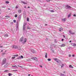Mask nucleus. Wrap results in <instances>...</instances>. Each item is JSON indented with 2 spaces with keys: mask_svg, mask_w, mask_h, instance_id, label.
<instances>
[{
  "mask_svg": "<svg viewBox=\"0 0 76 76\" xmlns=\"http://www.w3.org/2000/svg\"><path fill=\"white\" fill-rule=\"evenodd\" d=\"M70 14H69L68 15V18H70Z\"/></svg>",
  "mask_w": 76,
  "mask_h": 76,
  "instance_id": "nucleus-46",
  "label": "nucleus"
},
{
  "mask_svg": "<svg viewBox=\"0 0 76 76\" xmlns=\"http://www.w3.org/2000/svg\"><path fill=\"white\" fill-rule=\"evenodd\" d=\"M27 28L28 29H31V28L30 27H27Z\"/></svg>",
  "mask_w": 76,
  "mask_h": 76,
  "instance_id": "nucleus-34",
  "label": "nucleus"
},
{
  "mask_svg": "<svg viewBox=\"0 0 76 76\" xmlns=\"http://www.w3.org/2000/svg\"><path fill=\"white\" fill-rule=\"evenodd\" d=\"M24 40V38L23 37H22L20 39V41H21V42H23Z\"/></svg>",
  "mask_w": 76,
  "mask_h": 76,
  "instance_id": "nucleus-6",
  "label": "nucleus"
},
{
  "mask_svg": "<svg viewBox=\"0 0 76 76\" xmlns=\"http://www.w3.org/2000/svg\"><path fill=\"white\" fill-rule=\"evenodd\" d=\"M32 59L33 60H37V58L35 57H32Z\"/></svg>",
  "mask_w": 76,
  "mask_h": 76,
  "instance_id": "nucleus-10",
  "label": "nucleus"
},
{
  "mask_svg": "<svg viewBox=\"0 0 76 76\" xmlns=\"http://www.w3.org/2000/svg\"><path fill=\"white\" fill-rule=\"evenodd\" d=\"M6 3H7V4H9V1H6Z\"/></svg>",
  "mask_w": 76,
  "mask_h": 76,
  "instance_id": "nucleus-33",
  "label": "nucleus"
},
{
  "mask_svg": "<svg viewBox=\"0 0 76 76\" xmlns=\"http://www.w3.org/2000/svg\"><path fill=\"white\" fill-rule=\"evenodd\" d=\"M66 9H68V10H70V9L72 8V7L68 5H66Z\"/></svg>",
  "mask_w": 76,
  "mask_h": 76,
  "instance_id": "nucleus-2",
  "label": "nucleus"
},
{
  "mask_svg": "<svg viewBox=\"0 0 76 76\" xmlns=\"http://www.w3.org/2000/svg\"><path fill=\"white\" fill-rule=\"evenodd\" d=\"M28 76H31V74H28Z\"/></svg>",
  "mask_w": 76,
  "mask_h": 76,
  "instance_id": "nucleus-58",
  "label": "nucleus"
},
{
  "mask_svg": "<svg viewBox=\"0 0 76 76\" xmlns=\"http://www.w3.org/2000/svg\"><path fill=\"white\" fill-rule=\"evenodd\" d=\"M69 67H70V68H72L73 69V67L71 65H70L69 66Z\"/></svg>",
  "mask_w": 76,
  "mask_h": 76,
  "instance_id": "nucleus-15",
  "label": "nucleus"
},
{
  "mask_svg": "<svg viewBox=\"0 0 76 76\" xmlns=\"http://www.w3.org/2000/svg\"><path fill=\"white\" fill-rule=\"evenodd\" d=\"M26 41H27V39L26 38L24 39V41L23 42V44H25L26 42Z\"/></svg>",
  "mask_w": 76,
  "mask_h": 76,
  "instance_id": "nucleus-7",
  "label": "nucleus"
},
{
  "mask_svg": "<svg viewBox=\"0 0 76 76\" xmlns=\"http://www.w3.org/2000/svg\"><path fill=\"white\" fill-rule=\"evenodd\" d=\"M13 71H16L17 72L18 71V70H13Z\"/></svg>",
  "mask_w": 76,
  "mask_h": 76,
  "instance_id": "nucleus-56",
  "label": "nucleus"
},
{
  "mask_svg": "<svg viewBox=\"0 0 76 76\" xmlns=\"http://www.w3.org/2000/svg\"><path fill=\"white\" fill-rule=\"evenodd\" d=\"M12 67H15V66H12Z\"/></svg>",
  "mask_w": 76,
  "mask_h": 76,
  "instance_id": "nucleus-63",
  "label": "nucleus"
},
{
  "mask_svg": "<svg viewBox=\"0 0 76 76\" xmlns=\"http://www.w3.org/2000/svg\"><path fill=\"white\" fill-rule=\"evenodd\" d=\"M61 76H65V75L62 73H61Z\"/></svg>",
  "mask_w": 76,
  "mask_h": 76,
  "instance_id": "nucleus-21",
  "label": "nucleus"
},
{
  "mask_svg": "<svg viewBox=\"0 0 76 76\" xmlns=\"http://www.w3.org/2000/svg\"><path fill=\"white\" fill-rule=\"evenodd\" d=\"M14 56H15V57H18V55L17 54V55H14Z\"/></svg>",
  "mask_w": 76,
  "mask_h": 76,
  "instance_id": "nucleus-26",
  "label": "nucleus"
},
{
  "mask_svg": "<svg viewBox=\"0 0 76 76\" xmlns=\"http://www.w3.org/2000/svg\"><path fill=\"white\" fill-rule=\"evenodd\" d=\"M7 65H6V64H5L4 65V68H7Z\"/></svg>",
  "mask_w": 76,
  "mask_h": 76,
  "instance_id": "nucleus-18",
  "label": "nucleus"
},
{
  "mask_svg": "<svg viewBox=\"0 0 76 76\" xmlns=\"http://www.w3.org/2000/svg\"><path fill=\"white\" fill-rule=\"evenodd\" d=\"M15 57H12V59H15Z\"/></svg>",
  "mask_w": 76,
  "mask_h": 76,
  "instance_id": "nucleus-43",
  "label": "nucleus"
},
{
  "mask_svg": "<svg viewBox=\"0 0 76 76\" xmlns=\"http://www.w3.org/2000/svg\"><path fill=\"white\" fill-rule=\"evenodd\" d=\"M20 19H21V15H20L18 17V21L20 22Z\"/></svg>",
  "mask_w": 76,
  "mask_h": 76,
  "instance_id": "nucleus-5",
  "label": "nucleus"
},
{
  "mask_svg": "<svg viewBox=\"0 0 76 76\" xmlns=\"http://www.w3.org/2000/svg\"><path fill=\"white\" fill-rule=\"evenodd\" d=\"M18 67H22V66H19V65H17Z\"/></svg>",
  "mask_w": 76,
  "mask_h": 76,
  "instance_id": "nucleus-50",
  "label": "nucleus"
},
{
  "mask_svg": "<svg viewBox=\"0 0 76 76\" xmlns=\"http://www.w3.org/2000/svg\"><path fill=\"white\" fill-rule=\"evenodd\" d=\"M18 50H20V47H19L18 48Z\"/></svg>",
  "mask_w": 76,
  "mask_h": 76,
  "instance_id": "nucleus-41",
  "label": "nucleus"
},
{
  "mask_svg": "<svg viewBox=\"0 0 76 76\" xmlns=\"http://www.w3.org/2000/svg\"><path fill=\"white\" fill-rule=\"evenodd\" d=\"M54 60H55V61H56L57 62V63H58V61L57 60V58H54Z\"/></svg>",
  "mask_w": 76,
  "mask_h": 76,
  "instance_id": "nucleus-11",
  "label": "nucleus"
},
{
  "mask_svg": "<svg viewBox=\"0 0 76 76\" xmlns=\"http://www.w3.org/2000/svg\"><path fill=\"white\" fill-rule=\"evenodd\" d=\"M4 72H5L6 73V72H9V70H5Z\"/></svg>",
  "mask_w": 76,
  "mask_h": 76,
  "instance_id": "nucleus-25",
  "label": "nucleus"
},
{
  "mask_svg": "<svg viewBox=\"0 0 76 76\" xmlns=\"http://www.w3.org/2000/svg\"><path fill=\"white\" fill-rule=\"evenodd\" d=\"M13 22H14V23H16V21L15 20H13Z\"/></svg>",
  "mask_w": 76,
  "mask_h": 76,
  "instance_id": "nucleus-45",
  "label": "nucleus"
},
{
  "mask_svg": "<svg viewBox=\"0 0 76 76\" xmlns=\"http://www.w3.org/2000/svg\"><path fill=\"white\" fill-rule=\"evenodd\" d=\"M51 12H54V10H50Z\"/></svg>",
  "mask_w": 76,
  "mask_h": 76,
  "instance_id": "nucleus-36",
  "label": "nucleus"
},
{
  "mask_svg": "<svg viewBox=\"0 0 76 76\" xmlns=\"http://www.w3.org/2000/svg\"><path fill=\"white\" fill-rule=\"evenodd\" d=\"M73 45V47H76V43H74V45Z\"/></svg>",
  "mask_w": 76,
  "mask_h": 76,
  "instance_id": "nucleus-27",
  "label": "nucleus"
},
{
  "mask_svg": "<svg viewBox=\"0 0 76 76\" xmlns=\"http://www.w3.org/2000/svg\"><path fill=\"white\" fill-rule=\"evenodd\" d=\"M74 44V43H72L71 44V45H72V46H73V47Z\"/></svg>",
  "mask_w": 76,
  "mask_h": 76,
  "instance_id": "nucleus-42",
  "label": "nucleus"
},
{
  "mask_svg": "<svg viewBox=\"0 0 76 76\" xmlns=\"http://www.w3.org/2000/svg\"><path fill=\"white\" fill-rule=\"evenodd\" d=\"M31 51L32 53H35V51L34 49H31Z\"/></svg>",
  "mask_w": 76,
  "mask_h": 76,
  "instance_id": "nucleus-13",
  "label": "nucleus"
},
{
  "mask_svg": "<svg viewBox=\"0 0 76 76\" xmlns=\"http://www.w3.org/2000/svg\"><path fill=\"white\" fill-rule=\"evenodd\" d=\"M39 66L40 67H41V68H42V65H39Z\"/></svg>",
  "mask_w": 76,
  "mask_h": 76,
  "instance_id": "nucleus-49",
  "label": "nucleus"
},
{
  "mask_svg": "<svg viewBox=\"0 0 76 76\" xmlns=\"http://www.w3.org/2000/svg\"><path fill=\"white\" fill-rule=\"evenodd\" d=\"M4 37H9V36L8 35V34H6L4 35Z\"/></svg>",
  "mask_w": 76,
  "mask_h": 76,
  "instance_id": "nucleus-19",
  "label": "nucleus"
},
{
  "mask_svg": "<svg viewBox=\"0 0 76 76\" xmlns=\"http://www.w3.org/2000/svg\"><path fill=\"white\" fill-rule=\"evenodd\" d=\"M5 54H6L5 53H4L2 54V56H4V55H5Z\"/></svg>",
  "mask_w": 76,
  "mask_h": 76,
  "instance_id": "nucleus-24",
  "label": "nucleus"
},
{
  "mask_svg": "<svg viewBox=\"0 0 76 76\" xmlns=\"http://www.w3.org/2000/svg\"><path fill=\"white\" fill-rule=\"evenodd\" d=\"M63 28H59V31H60V32H61V31H63Z\"/></svg>",
  "mask_w": 76,
  "mask_h": 76,
  "instance_id": "nucleus-12",
  "label": "nucleus"
},
{
  "mask_svg": "<svg viewBox=\"0 0 76 76\" xmlns=\"http://www.w3.org/2000/svg\"><path fill=\"white\" fill-rule=\"evenodd\" d=\"M74 56H75V55H73L72 57H74Z\"/></svg>",
  "mask_w": 76,
  "mask_h": 76,
  "instance_id": "nucleus-59",
  "label": "nucleus"
},
{
  "mask_svg": "<svg viewBox=\"0 0 76 76\" xmlns=\"http://www.w3.org/2000/svg\"><path fill=\"white\" fill-rule=\"evenodd\" d=\"M12 75V74L9 73L8 74V76H11V75Z\"/></svg>",
  "mask_w": 76,
  "mask_h": 76,
  "instance_id": "nucleus-30",
  "label": "nucleus"
},
{
  "mask_svg": "<svg viewBox=\"0 0 76 76\" xmlns=\"http://www.w3.org/2000/svg\"><path fill=\"white\" fill-rule=\"evenodd\" d=\"M73 16H74V17H76V14H74Z\"/></svg>",
  "mask_w": 76,
  "mask_h": 76,
  "instance_id": "nucleus-48",
  "label": "nucleus"
},
{
  "mask_svg": "<svg viewBox=\"0 0 76 76\" xmlns=\"http://www.w3.org/2000/svg\"><path fill=\"white\" fill-rule=\"evenodd\" d=\"M25 24H23V31H25Z\"/></svg>",
  "mask_w": 76,
  "mask_h": 76,
  "instance_id": "nucleus-9",
  "label": "nucleus"
},
{
  "mask_svg": "<svg viewBox=\"0 0 76 76\" xmlns=\"http://www.w3.org/2000/svg\"><path fill=\"white\" fill-rule=\"evenodd\" d=\"M18 6H16V9H18Z\"/></svg>",
  "mask_w": 76,
  "mask_h": 76,
  "instance_id": "nucleus-53",
  "label": "nucleus"
},
{
  "mask_svg": "<svg viewBox=\"0 0 76 76\" xmlns=\"http://www.w3.org/2000/svg\"><path fill=\"white\" fill-rule=\"evenodd\" d=\"M21 10H18V13H21Z\"/></svg>",
  "mask_w": 76,
  "mask_h": 76,
  "instance_id": "nucleus-16",
  "label": "nucleus"
},
{
  "mask_svg": "<svg viewBox=\"0 0 76 76\" xmlns=\"http://www.w3.org/2000/svg\"><path fill=\"white\" fill-rule=\"evenodd\" d=\"M21 3H23V4H26V3L24 1H22Z\"/></svg>",
  "mask_w": 76,
  "mask_h": 76,
  "instance_id": "nucleus-17",
  "label": "nucleus"
},
{
  "mask_svg": "<svg viewBox=\"0 0 76 76\" xmlns=\"http://www.w3.org/2000/svg\"><path fill=\"white\" fill-rule=\"evenodd\" d=\"M64 41V39H62V40H61V41Z\"/></svg>",
  "mask_w": 76,
  "mask_h": 76,
  "instance_id": "nucleus-51",
  "label": "nucleus"
},
{
  "mask_svg": "<svg viewBox=\"0 0 76 76\" xmlns=\"http://www.w3.org/2000/svg\"><path fill=\"white\" fill-rule=\"evenodd\" d=\"M0 47L1 48H2V47H3V46L1 45L0 44Z\"/></svg>",
  "mask_w": 76,
  "mask_h": 76,
  "instance_id": "nucleus-47",
  "label": "nucleus"
},
{
  "mask_svg": "<svg viewBox=\"0 0 76 76\" xmlns=\"http://www.w3.org/2000/svg\"><path fill=\"white\" fill-rule=\"evenodd\" d=\"M69 32L70 34H72V35H74V34H75V33H72V31L71 30H69Z\"/></svg>",
  "mask_w": 76,
  "mask_h": 76,
  "instance_id": "nucleus-8",
  "label": "nucleus"
},
{
  "mask_svg": "<svg viewBox=\"0 0 76 76\" xmlns=\"http://www.w3.org/2000/svg\"><path fill=\"white\" fill-rule=\"evenodd\" d=\"M65 39H68L67 37H66V38H65Z\"/></svg>",
  "mask_w": 76,
  "mask_h": 76,
  "instance_id": "nucleus-60",
  "label": "nucleus"
},
{
  "mask_svg": "<svg viewBox=\"0 0 76 76\" xmlns=\"http://www.w3.org/2000/svg\"><path fill=\"white\" fill-rule=\"evenodd\" d=\"M63 37H64V38H65V36L64 35H63Z\"/></svg>",
  "mask_w": 76,
  "mask_h": 76,
  "instance_id": "nucleus-52",
  "label": "nucleus"
},
{
  "mask_svg": "<svg viewBox=\"0 0 76 76\" xmlns=\"http://www.w3.org/2000/svg\"><path fill=\"white\" fill-rule=\"evenodd\" d=\"M48 25L47 24H45V26H47V25Z\"/></svg>",
  "mask_w": 76,
  "mask_h": 76,
  "instance_id": "nucleus-61",
  "label": "nucleus"
},
{
  "mask_svg": "<svg viewBox=\"0 0 76 76\" xmlns=\"http://www.w3.org/2000/svg\"><path fill=\"white\" fill-rule=\"evenodd\" d=\"M48 61H51V59H50V58H48Z\"/></svg>",
  "mask_w": 76,
  "mask_h": 76,
  "instance_id": "nucleus-40",
  "label": "nucleus"
},
{
  "mask_svg": "<svg viewBox=\"0 0 76 76\" xmlns=\"http://www.w3.org/2000/svg\"><path fill=\"white\" fill-rule=\"evenodd\" d=\"M17 59H21V58L20 56H19L17 58Z\"/></svg>",
  "mask_w": 76,
  "mask_h": 76,
  "instance_id": "nucleus-32",
  "label": "nucleus"
},
{
  "mask_svg": "<svg viewBox=\"0 0 76 76\" xmlns=\"http://www.w3.org/2000/svg\"><path fill=\"white\" fill-rule=\"evenodd\" d=\"M62 22H65L66 20H67V18H62L61 19Z\"/></svg>",
  "mask_w": 76,
  "mask_h": 76,
  "instance_id": "nucleus-3",
  "label": "nucleus"
},
{
  "mask_svg": "<svg viewBox=\"0 0 76 76\" xmlns=\"http://www.w3.org/2000/svg\"><path fill=\"white\" fill-rule=\"evenodd\" d=\"M69 57H71V55H69Z\"/></svg>",
  "mask_w": 76,
  "mask_h": 76,
  "instance_id": "nucleus-57",
  "label": "nucleus"
},
{
  "mask_svg": "<svg viewBox=\"0 0 76 76\" xmlns=\"http://www.w3.org/2000/svg\"><path fill=\"white\" fill-rule=\"evenodd\" d=\"M5 18H10V17L9 16H5Z\"/></svg>",
  "mask_w": 76,
  "mask_h": 76,
  "instance_id": "nucleus-39",
  "label": "nucleus"
},
{
  "mask_svg": "<svg viewBox=\"0 0 76 76\" xmlns=\"http://www.w3.org/2000/svg\"><path fill=\"white\" fill-rule=\"evenodd\" d=\"M46 1H47V2H49V1H50V0H46Z\"/></svg>",
  "mask_w": 76,
  "mask_h": 76,
  "instance_id": "nucleus-38",
  "label": "nucleus"
},
{
  "mask_svg": "<svg viewBox=\"0 0 76 76\" xmlns=\"http://www.w3.org/2000/svg\"><path fill=\"white\" fill-rule=\"evenodd\" d=\"M65 46H66V45L64 44H63L61 45V47H65Z\"/></svg>",
  "mask_w": 76,
  "mask_h": 76,
  "instance_id": "nucleus-14",
  "label": "nucleus"
},
{
  "mask_svg": "<svg viewBox=\"0 0 76 76\" xmlns=\"http://www.w3.org/2000/svg\"><path fill=\"white\" fill-rule=\"evenodd\" d=\"M46 41H47V40H48V38H46Z\"/></svg>",
  "mask_w": 76,
  "mask_h": 76,
  "instance_id": "nucleus-55",
  "label": "nucleus"
},
{
  "mask_svg": "<svg viewBox=\"0 0 76 76\" xmlns=\"http://www.w3.org/2000/svg\"><path fill=\"white\" fill-rule=\"evenodd\" d=\"M5 65H7V66H9V64L8 63H7Z\"/></svg>",
  "mask_w": 76,
  "mask_h": 76,
  "instance_id": "nucleus-31",
  "label": "nucleus"
},
{
  "mask_svg": "<svg viewBox=\"0 0 76 76\" xmlns=\"http://www.w3.org/2000/svg\"><path fill=\"white\" fill-rule=\"evenodd\" d=\"M63 67H64V64H62L61 65V68Z\"/></svg>",
  "mask_w": 76,
  "mask_h": 76,
  "instance_id": "nucleus-22",
  "label": "nucleus"
},
{
  "mask_svg": "<svg viewBox=\"0 0 76 76\" xmlns=\"http://www.w3.org/2000/svg\"><path fill=\"white\" fill-rule=\"evenodd\" d=\"M45 57L46 58H47V53H46V54L45 55Z\"/></svg>",
  "mask_w": 76,
  "mask_h": 76,
  "instance_id": "nucleus-23",
  "label": "nucleus"
},
{
  "mask_svg": "<svg viewBox=\"0 0 76 76\" xmlns=\"http://www.w3.org/2000/svg\"><path fill=\"white\" fill-rule=\"evenodd\" d=\"M11 24H13V22H11Z\"/></svg>",
  "mask_w": 76,
  "mask_h": 76,
  "instance_id": "nucleus-54",
  "label": "nucleus"
},
{
  "mask_svg": "<svg viewBox=\"0 0 76 76\" xmlns=\"http://www.w3.org/2000/svg\"><path fill=\"white\" fill-rule=\"evenodd\" d=\"M15 18H17L18 17V15L17 14H16L15 15Z\"/></svg>",
  "mask_w": 76,
  "mask_h": 76,
  "instance_id": "nucleus-29",
  "label": "nucleus"
},
{
  "mask_svg": "<svg viewBox=\"0 0 76 76\" xmlns=\"http://www.w3.org/2000/svg\"><path fill=\"white\" fill-rule=\"evenodd\" d=\"M6 6H3L2 7H1V8H6Z\"/></svg>",
  "mask_w": 76,
  "mask_h": 76,
  "instance_id": "nucleus-28",
  "label": "nucleus"
},
{
  "mask_svg": "<svg viewBox=\"0 0 76 76\" xmlns=\"http://www.w3.org/2000/svg\"><path fill=\"white\" fill-rule=\"evenodd\" d=\"M20 58H23V56H22V55L21 56H20Z\"/></svg>",
  "mask_w": 76,
  "mask_h": 76,
  "instance_id": "nucleus-37",
  "label": "nucleus"
},
{
  "mask_svg": "<svg viewBox=\"0 0 76 76\" xmlns=\"http://www.w3.org/2000/svg\"><path fill=\"white\" fill-rule=\"evenodd\" d=\"M7 61V60H6V58L3 59L2 62L1 64L2 66H3V65H4V64L5 63H6Z\"/></svg>",
  "mask_w": 76,
  "mask_h": 76,
  "instance_id": "nucleus-1",
  "label": "nucleus"
},
{
  "mask_svg": "<svg viewBox=\"0 0 76 76\" xmlns=\"http://www.w3.org/2000/svg\"><path fill=\"white\" fill-rule=\"evenodd\" d=\"M72 42V41L71 40H70L69 41V42Z\"/></svg>",
  "mask_w": 76,
  "mask_h": 76,
  "instance_id": "nucleus-62",
  "label": "nucleus"
},
{
  "mask_svg": "<svg viewBox=\"0 0 76 76\" xmlns=\"http://www.w3.org/2000/svg\"><path fill=\"white\" fill-rule=\"evenodd\" d=\"M28 8H30V7H28Z\"/></svg>",
  "mask_w": 76,
  "mask_h": 76,
  "instance_id": "nucleus-64",
  "label": "nucleus"
},
{
  "mask_svg": "<svg viewBox=\"0 0 76 76\" xmlns=\"http://www.w3.org/2000/svg\"><path fill=\"white\" fill-rule=\"evenodd\" d=\"M12 48H14V49H16L18 48V46L16 45H14L13 46H12Z\"/></svg>",
  "mask_w": 76,
  "mask_h": 76,
  "instance_id": "nucleus-4",
  "label": "nucleus"
},
{
  "mask_svg": "<svg viewBox=\"0 0 76 76\" xmlns=\"http://www.w3.org/2000/svg\"><path fill=\"white\" fill-rule=\"evenodd\" d=\"M15 68H18V66H16V65H15L14 66Z\"/></svg>",
  "mask_w": 76,
  "mask_h": 76,
  "instance_id": "nucleus-44",
  "label": "nucleus"
},
{
  "mask_svg": "<svg viewBox=\"0 0 76 76\" xmlns=\"http://www.w3.org/2000/svg\"><path fill=\"white\" fill-rule=\"evenodd\" d=\"M29 19L28 18H27V21H28V22H29Z\"/></svg>",
  "mask_w": 76,
  "mask_h": 76,
  "instance_id": "nucleus-35",
  "label": "nucleus"
},
{
  "mask_svg": "<svg viewBox=\"0 0 76 76\" xmlns=\"http://www.w3.org/2000/svg\"><path fill=\"white\" fill-rule=\"evenodd\" d=\"M17 28H16V30H18V23L17 24Z\"/></svg>",
  "mask_w": 76,
  "mask_h": 76,
  "instance_id": "nucleus-20",
  "label": "nucleus"
}]
</instances>
